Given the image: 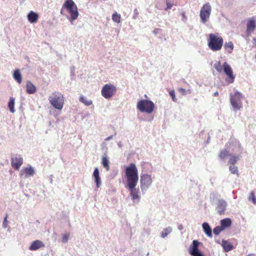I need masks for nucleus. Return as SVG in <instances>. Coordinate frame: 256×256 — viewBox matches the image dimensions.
<instances>
[{"label": "nucleus", "mask_w": 256, "mask_h": 256, "mask_svg": "<svg viewBox=\"0 0 256 256\" xmlns=\"http://www.w3.org/2000/svg\"><path fill=\"white\" fill-rule=\"evenodd\" d=\"M65 10L70 14L67 18L72 24L73 21L76 20L79 15L78 7L72 0H66L64 3L60 10L61 14H64Z\"/></svg>", "instance_id": "f257e3e1"}, {"label": "nucleus", "mask_w": 256, "mask_h": 256, "mask_svg": "<svg viewBox=\"0 0 256 256\" xmlns=\"http://www.w3.org/2000/svg\"><path fill=\"white\" fill-rule=\"evenodd\" d=\"M125 176L128 187L136 186L138 180V170L135 164H130L126 168Z\"/></svg>", "instance_id": "f03ea898"}, {"label": "nucleus", "mask_w": 256, "mask_h": 256, "mask_svg": "<svg viewBox=\"0 0 256 256\" xmlns=\"http://www.w3.org/2000/svg\"><path fill=\"white\" fill-rule=\"evenodd\" d=\"M224 44L222 37L218 33L210 34L208 39V46L213 52L220 50Z\"/></svg>", "instance_id": "7ed1b4c3"}, {"label": "nucleus", "mask_w": 256, "mask_h": 256, "mask_svg": "<svg viewBox=\"0 0 256 256\" xmlns=\"http://www.w3.org/2000/svg\"><path fill=\"white\" fill-rule=\"evenodd\" d=\"M155 108L154 103L148 99L138 100L136 103V109L142 113L151 114Z\"/></svg>", "instance_id": "20e7f679"}, {"label": "nucleus", "mask_w": 256, "mask_h": 256, "mask_svg": "<svg viewBox=\"0 0 256 256\" xmlns=\"http://www.w3.org/2000/svg\"><path fill=\"white\" fill-rule=\"evenodd\" d=\"M50 103L55 108L61 110L62 109L64 98V95L60 92H54L48 97Z\"/></svg>", "instance_id": "39448f33"}, {"label": "nucleus", "mask_w": 256, "mask_h": 256, "mask_svg": "<svg viewBox=\"0 0 256 256\" xmlns=\"http://www.w3.org/2000/svg\"><path fill=\"white\" fill-rule=\"evenodd\" d=\"M116 88L112 84H108L104 86L102 89V96L106 99L110 98L116 92Z\"/></svg>", "instance_id": "423d86ee"}, {"label": "nucleus", "mask_w": 256, "mask_h": 256, "mask_svg": "<svg viewBox=\"0 0 256 256\" xmlns=\"http://www.w3.org/2000/svg\"><path fill=\"white\" fill-rule=\"evenodd\" d=\"M242 95L239 92H236L233 94H230V103L234 108L238 110L242 107Z\"/></svg>", "instance_id": "0eeeda50"}, {"label": "nucleus", "mask_w": 256, "mask_h": 256, "mask_svg": "<svg viewBox=\"0 0 256 256\" xmlns=\"http://www.w3.org/2000/svg\"><path fill=\"white\" fill-rule=\"evenodd\" d=\"M211 11V6L209 3L206 4L202 6L200 11V18L204 24H205L209 18Z\"/></svg>", "instance_id": "6e6552de"}, {"label": "nucleus", "mask_w": 256, "mask_h": 256, "mask_svg": "<svg viewBox=\"0 0 256 256\" xmlns=\"http://www.w3.org/2000/svg\"><path fill=\"white\" fill-rule=\"evenodd\" d=\"M223 70L225 74L227 76V78L226 79V82L228 84L232 83L234 82L235 76L233 74V72L232 68L226 62H225L224 64Z\"/></svg>", "instance_id": "1a4fd4ad"}, {"label": "nucleus", "mask_w": 256, "mask_h": 256, "mask_svg": "<svg viewBox=\"0 0 256 256\" xmlns=\"http://www.w3.org/2000/svg\"><path fill=\"white\" fill-rule=\"evenodd\" d=\"M200 242L197 240H194L192 244L190 246L189 254L192 256H204L198 250V246Z\"/></svg>", "instance_id": "9d476101"}, {"label": "nucleus", "mask_w": 256, "mask_h": 256, "mask_svg": "<svg viewBox=\"0 0 256 256\" xmlns=\"http://www.w3.org/2000/svg\"><path fill=\"white\" fill-rule=\"evenodd\" d=\"M140 186L141 189L143 191L146 190L152 184V179L150 176L148 174H144L140 177Z\"/></svg>", "instance_id": "9b49d317"}, {"label": "nucleus", "mask_w": 256, "mask_h": 256, "mask_svg": "<svg viewBox=\"0 0 256 256\" xmlns=\"http://www.w3.org/2000/svg\"><path fill=\"white\" fill-rule=\"evenodd\" d=\"M23 163L22 156L19 154L13 156L11 158V164L12 168L18 170Z\"/></svg>", "instance_id": "f8f14e48"}, {"label": "nucleus", "mask_w": 256, "mask_h": 256, "mask_svg": "<svg viewBox=\"0 0 256 256\" xmlns=\"http://www.w3.org/2000/svg\"><path fill=\"white\" fill-rule=\"evenodd\" d=\"M136 186H132V187L128 186V188L130 192V195L133 202L138 203L140 202V196L138 194V190L136 189Z\"/></svg>", "instance_id": "ddd939ff"}, {"label": "nucleus", "mask_w": 256, "mask_h": 256, "mask_svg": "<svg viewBox=\"0 0 256 256\" xmlns=\"http://www.w3.org/2000/svg\"><path fill=\"white\" fill-rule=\"evenodd\" d=\"M45 246L44 244L40 240H36L31 243L29 247V250L32 251L37 250L40 248H44Z\"/></svg>", "instance_id": "4468645a"}, {"label": "nucleus", "mask_w": 256, "mask_h": 256, "mask_svg": "<svg viewBox=\"0 0 256 256\" xmlns=\"http://www.w3.org/2000/svg\"><path fill=\"white\" fill-rule=\"evenodd\" d=\"M256 27V20L254 18H252L248 20L246 24V32L250 34L253 32Z\"/></svg>", "instance_id": "2eb2a0df"}, {"label": "nucleus", "mask_w": 256, "mask_h": 256, "mask_svg": "<svg viewBox=\"0 0 256 256\" xmlns=\"http://www.w3.org/2000/svg\"><path fill=\"white\" fill-rule=\"evenodd\" d=\"M226 206V202L223 200H220L218 201L216 210L220 214H224Z\"/></svg>", "instance_id": "dca6fc26"}, {"label": "nucleus", "mask_w": 256, "mask_h": 256, "mask_svg": "<svg viewBox=\"0 0 256 256\" xmlns=\"http://www.w3.org/2000/svg\"><path fill=\"white\" fill-rule=\"evenodd\" d=\"M24 173L25 174V178H27L33 176L35 174V171L34 168L31 166H30L25 168L24 170H21L20 174L22 175Z\"/></svg>", "instance_id": "f3484780"}, {"label": "nucleus", "mask_w": 256, "mask_h": 256, "mask_svg": "<svg viewBox=\"0 0 256 256\" xmlns=\"http://www.w3.org/2000/svg\"><path fill=\"white\" fill-rule=\"evenodd\" d=\"M93 176L94 178V182L96 185V188H98L101 186L102 182L100 176L99 170L98 168H95L93 172Z\"/></svg>", "instance_id": "a211bd4d"}, {"label": "nucleus", "mask_w": 256, "mask_h": 256, "mask_svg": "<svg viewBox=\"0 0 256 256\" xmlns=\"http://www.w3.org/2000/svg\"><path fill=\"white\" fill-rule=\"evenodd\" d=\"M27 18L29 22L34 24L37 22L38 15L37 13L33 11H30L27 16Z\"/></svg>", "instance_id": "6ab92c4d"}, {"label": "nucleus", "mask_w": 256, "mask_h": 256, "mask_svg": "<svg viewBox=\"0 0 256 256\" xmlns=\"http://www.w3.org/2000/svg\"><path fill=\"white\" fill-rule=\"evenodd\" d=\"M26 92L28 94H34L36 91V86L30 81H27L26 83Z\"/></svg>", "instance_id": "aec40b11"}, {"label": "nucleus", "mask_w": 256, "mask_h": 256, "mask_svg": "<svg viewBox=\"0 0 256 256\" xmlns=\"http://www.w3.org/2000/svg\"><path fill=\"white\" fill-rule=\"evenodd\" d=\"M14 79L18 83L21 84L22 82V76L20 74V70L18 69L16 70L13 74Z\"/></svg>", "instance_id": "412c9836"}, {"label": "nucleus", "mask_w": 256, "mask_h": 256, "mask_svg": "<svg viewBox=\"0 0 256 256\" xmlns=\"http://www.w3.org/2000/svg\"><path fill=\"white\" fill-rule=\"evenodd\" d=\"M202 228L203 230L207 235L208 236L212 238V228L210 226L207 222H204L202 224Z\"/></svg>", "instance_id": "4be33fe9"}, {"label": "nucleus", "mask_w": 256, "mask_h": 256, "mask_svg": "<svg viewBox=\"0 0 256 256\" xmlns=\"http://www.w3.org/2000/svg\"><path fill=\"white\" fill-rule=\"evenodd\" d=\"M232 224V220L229 218H226L221 220L220 226L224 230L226 228L230 227Z\"/></svg>", "instance_id": "5701e85b"}, {"label": "nucleus", "mask_w": 256, "mask_h": 256, "mask_svg": "<svg viewBox=\"0 0 256 256\" xmlns=\"http://www.w3.org/2000/svg\"><path fill=\"white\" fill-rule=\"evenodd\" d=\"M79 100L86 106H90L92 104V100L88 99L86 96H80Z\"/></svg>", "instance_id": "b1692460"}, {"label": "nucleus", "mask_w": 256, "mask_h": 256, "mask_svg": "<svg viewBox=\"0 0 256 256\" xmlns=\"http://www.w3.org/2000/svg\"><path fill=\"white\" fill-rule=\"evenodd\" d=\"M222 246L224 249L225 252H229L232 250L233 246L229 242L224 240L222 242Z\"/></svg>", "instance_id": "393cba45"}, {"label": "nucleus", "mask_w": 256, "mask_h": 256, "mask_svg": "<svg viewBox=\"0 0 256 256\" xmlns=\"http://www.w3.org/2000/svg\"><path fill=\"white\" fill-rule=\"evenodd\" d=\"M234 48V44L232 42H228L224 44V49L230 54L232 52Z\"/></svg>", "instance_id": "a878e982"}, {"label": "nucleus", "mask_w": 256, "mask_h": 256, "mask_svg": "<svg viewBox=\"0 0 256 256\" xmlns=\"http://www.w3.org/2000/svg\"><path fill=\"white\" fill-rule=\"evenodd\" d=\"M14 98L12 97H10V101L8 104V107L9 108V110L10 112L12 113H14L15 112L14 110Z\"/></svg>", "instance_id": "bb28decb"}, {"label": "nucleus", "mask_w": 256, "mask_h": 256, "mask_svg": "<svg viewBox=\"0 0 256 256\" xmlns=\"http://www.w3.org/2000/svg\"><path fill=\"white\" fill-rule=\"evenodd\" d=\"M109 160L106 156H104L102 158V164L106 170H108L110 169Z\"/></svg>", "instance_id": "cd10ccee"}, {"label": "nucleus", "mask_w": 256, "mask_h": 256, "mask_svg": "<svg viewBox=\"0 0 256 256\" xmlns=\"http://www.w3.org/2000/svg\"><path fill=\"white\" fill-rule=\"evenodd\" d=\"M70 234L69 232H65L62 234V240L61 242L63 244H66L68 242V240L70 238Z\"/></svg>", "instance_id": "c85d7f7f"}, {"label": "nucleus", "mask_w": 256, "mask_h": 256, "mask_svg": "<svg viewBox=\"0 0 256 256\" xmlns=\"http://www.w3.org/2000/svg\"><path fill=\"white\" fill-rule=\"evenodd\" d=\"M228 156H230L228 151L227 150H220L218 156H219L220 158L224 160L226 157H228Z\"/></svg>", "instance_id": "c756f323"}, {"label": "nucleus", "mask_w": 256, "mask_h": 256, "mask_svg": "<svg viewBox=\"0 0 256 256\" xmlns=\"http://www.w3.org/2000/svg\"><path fill=\"white\" fill-rule=\"evenodd\" d=\"M112 20L117 23L119 24L120 22V14H118L116 12H115L112 15Z\"/></svg>", "instance_id": "7c9ffc66"}, {"label": "nucleus", "mask_w": 256, "mask_h": 256, "mask_svg": "<svg viewBox=\"0 0 256 256\" xmlns=\"http://www.w3.org/2000/svg\"><path fill=\"white\" fill-rule=\"evenodd\" d=\"M214 68L218 72H221L222 70H224V64L222 65L221 64L220 62H217L214 64Z\"/></svg>", "instance_id": "2f4dec72"}, {"label": "nucleus", "mask_w": 256, "mask_h": 256, "mask_svg": "<svg viewBox=\"0 0 256 256\" xmlns=\"http://www.w3.org/2000/svg\"><path fill=\"white\" fill-rule=\"evenodd\" d=\"M238 160V156H230L228 162L230 165H234Z\"/></svg>", "instance_id": "473e14b6"}, {"label": "nucleus", "mask_w": 256, "mask_h": 256, "mask_svg": "<svg viewBox=\"0 0 256 256\" xmlns=\"http://www.w3.org/2000/svg\"><path fill=\"white\" fill-rule=\"evenodd\" d=\"M229 169L232 174H236L238 175V168L237 166L234 165H230Z\"/></svg>", "instance_id": "72a5a7b5"}, {"label": "nucleus", "mask_w": 256, "mask_h": 256, "mask_svg": "<svg viewBox=\"0 0 256 256\" xmlns=\"http://www.w3.org/2000/svg\"><path fill=\"white\" fill-rule=\"evenodd\" d=\"M166 7L165 8L166 10H168L172 8V6L174 5L172 1L170 0H166Z\"/></svg>", "instance_id": "f704fd0d"}, {"label": "nucleus", "mask_w": 256, "mask_h": 256, "mask_svg": "<svg viewBox=\"0 0 256 256\" xmlns=\"http://www.w3.org/2000/svg\"><path fill=\"white\" fill-rule=\"evenodd\" d=\"M172 228L170 227H168L164 229L162 233V236L163 238L166 237L168 234H170L172 232Z\"/></svg>", "instance_id": "c9c22d12"}, {"label": "nucleus", "mask_w": 256, "mask_h": 256, "mask_svg": "<svg viewBox=\"0 0 256 256\" xmlns=\"http://www.w3.org/2000/svg\"><path fill=\"white\" fill-rule=\"evenodd\" d=\"M223 230H224L222 229V228L220 226H217L214 228L213 231L214 233L216 235H218Z\"/></svg>", "instance_id": "e433bc0d"}, {"label": "nucleus", "mask_w": 256, "mask_h": 256, "mask_svg": "<svg viewBox=\"0 0 256 256\" xmlns=\"http://www.w3.org/2000/svg\"><path fill=\"white\" fill-rule=\"evenodd\" d=\"M249 200H252L254 204H256V198L254 192H251L248 197Z\"/></svg>", "instance_id": "4c0bfd02"}, {"label": "nucleus", "mask_w": 256, "mask_h": 256, "mask_svg": "<svg viewBox=\"0 0 256 256\" xmlns=\"http://www.w3.org/2000/svg\"><path fill=\"white\" fill-rule=\"evenodd\" d=\"M169 94H170V96L172 97L173 101L176 102L177 99H176V96H175L174 91V90L170 91V92H169Z\"/></svg>", "instance_id": "58836bf2"}, {"label": "nucleus", "mask_w": 256, "mask_h": 256, "mask_svg": "<svg viewBox=\"0 0 256 256\" xmlns=\"http://www.w3.org/2000/svg\"><path fill=\"white\" fill-rule=\"evenodd\" d=\"M8 225V222L7 220V217H6L4 220L2 226L4 228H7Z\"/></svg>", "instance_id": "ea45409f"}, {"label": "nucleus", "mask_w": 256, "mask_h": 256, "mask_svg": "<svg viewBox=\"0 0 256 256\" xmlns=\"http://www.w3.org/2000/svg\"><path fill=\"white\" fill-rule=\"evenodd\" d=\"M178 91L180 92L183 95L186 94V90L183 88H178Z\"/></svg>", "instance_id": "a19ab883"}, {"label": "nucleus", "mask_w": 256, "mask_h": 256, "mask_svg": "<svg viewBox=\"0 0 256 256\" xmlns=\"http://www.w3.org/2000/svg\"><path fill=\"white\" fill-rule=\"evenodd\" d=\"M114 138V136H113V135H112V136H108V137L104 139V140H105V141H108V140H110L112 139V138Z\"/></svg>", "instance_id": "79ce46f5"}, {"label": "nucleus", "mask_w": 256, "mask_h": 256, "mask_svg": "<svg viewBox=\"0 0 256 256\" xmlns=\"http://www.w3.org/2000/svg\"><path fill=\"white\" fill-rule=\"evenodd\" d=\"M153 32L154 34H158V32H159V29L158 28H156L155 29L154 31H153Z\"/></svg>", "instance_id": "37998d69"}, {"label": "nucleus", "mask_w": 256, "mask_h": 256, "mask_svg": "<svg viewBox=\"0 0 256 256\" xmlns=\"http://www.w3.org/2000/svg\"><path fill=\"white\" fill-rule=\"evenodd\" d=\"M246 256H256V254H250Z\"/></svg>", "instance_id": "c03bdc74"}, {"label": "nucleus", "mask_w": 256, "mask_h": 256, "mask_svg": "<svg viewBox=\"0 0 256 256\" xmlns=\"http://www.w3.org/2000/svg\"><path fill=\"white\" fill-rule=\"evenodd\" d=\"M218 92H214V96H218Z\"/></svg>", "instance_id": "a18cd8bd"}, {"label": "nucleus", "mask_w": 256, "mask_h": 256, "mask_svg": "<svg viewBox=\"0 0 256 256\" xmlns=\"http://www.w3.org/2000/svg\"><path fill=\"white\" fill-rule=\"evenodd\" d=\"M118 146L120 148H121L122 147V144H121V142H119L118 143Z\"/></svg>", "instance_id": "49530a36"}, {"label": "nucleus", "mask_w": 256, "mask_h": 256, "mask_svg": "<svg viewBox=\"0 0 256 256\" xmlns=\"http://www.w3.org/2000/svg\"><path fill=\"white\" fill-rule=\"evenodd\" d=\"M182 17H183L184 18H186V15H185L184 13H182Z\"/></svg>", "instance_id": "de8ad7c7"}, {"label": "nucleus", "mask_w": 256, "mask_h": 256, "mask_svg": "<svg viewBox=\"0 0 256 256\" xmlns=\"http://www.w3.org/2000/svg\"><path fill=\"white\" fill-rule=\"evenodd\" d=\"M134 17H136V16H133V18H135Z\"/></svg>", "instance_id": "09e8293b"}, {"label": "nucleus", "mask_w": 256, "mask_h": 256, "mask_svg": "<svg viewBox=\"0 0 256 256\" xmlns=\"http://www.w3.org/2000/svg\"><path fill=\"white\" fill-rule=\"evenodd\" d=\"M134 17H136V16H133V18H135Z\"/></svg>", "instance_id": "8fccbe9b"}]
</instances>
